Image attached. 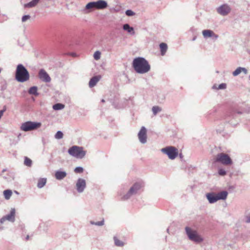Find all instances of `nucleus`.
<instances>
[{
  "mask_svg": "<svg viewBox=\"0 0 250 250\" xmlns=\"http://www.w3.org/2000/svg\"><path fill=\"white\" fill-rule=\"evenodd\" d=\"M132 64L135 71L139 74L147 73L150 69V66L148 62L142 57H138L134 59Z\"/></svg>",
  "mask_w": 250,
  "mask_h": 250,
  "instance_id": "1",
  "label": "nucleus"
},
{
  "mask_svg": "<svg viewBox=\"0 0 250 250\" xmlns=\"http://www.w3.org/2000/svg\"><path fill=\"white\" fill-rule=\"evenodd\" d=\"M185 233L188 239L196 244L202 243L204 241L203 238L195 229L187 226L185 228Z\"/></svg>",
  "mask_w": 250,
  "mask_h": 250,
  "instance_id": "2",
  "label": "nucleus"
},
{
  "mask_svg": "<svg viewBox=\"0 0 250 250\" xmlns=\"http://www.w3.org/2000/svg\"><path fill=\"white\" fill-rule=\"evenodd\" d=\"M185 233L188 239L196 244L202 243L204 241L203 238L195 229L187 226L185 228Z\"/></svg>",
  "mask_w": 250,
  "mask_h": 250,
  "instance_id": "3",
  "label": "nucleus"
},
{
  "mask_svg": "<svg viewBox=\"0 0 250 250\" xmlns=\"http://www.w3.org/2000/svg\"><path fill=\"white\" fill-rule=\"evenodd\" d=\"M185 233L188 239L196 244L202 243L204 241L203 238L195 229L187 226L185 228Z\"/></svg>",
  "mask_w": 250,
  "mask_h": 250,
  "instance_id": "4",
  "label": "nucleus"
},
{
  "mask_svg": "<svg viewBox=\"0 0 250 250\" xmlns=\"http://www.w3.org/2000/svg\"><path fill=\"white\" fill-rule=\"evenodd\" d=\"M29 77V74L27 69L22 64H18L15 73L16 80L19 82L23 83L28 81Z\"/></svg>",
  "mask_w": 250,
  "mask_h": 250,
  "instance_id": "5",
  "label": "nucleus"
},
{
  "mask_svg": "<svg viewBox=\"0 0 250 250\" xmlns=\"http://www.w3.org/2000/svg\"><path fill=\"white\" fill-rule=\"evenodd\" d=\"M144 186L143 182L139 181L135 183L129 189L128 191L122 197V200H127L133 196L137 194L140 189Z\"/></svg>",
  "mask_w": 250,
  "mask_h": 250,
  "instance_id": "6",
  "label": "nucleus"
},
{
  "mask_svg": "<svg viewBox=\"0 0 250 250\" xmlns=\"http://www.w3.org/2000/svg\"><path fill=\"white\" fill-rule=\"evenodd\" d=\"M228 195L227 191L224 190L215 193L213 192L207 193L206 197L208 199L209 203L213 204L220 200H225Z\"/></svg>",
  "mask_w": 250,
  "mask_h": 250,
  "instance_id": "7",
  "label": "nucleus"
},
{
  "mask_svg": "<svg viewBox=\"0 0 250 250\" xmlns=\"http://www.w3.org/2000/svg\"><path fill=\"white\" fill-rule=\"evenodd\" d=\"M68 152L71 156L78 159L83 158L86 154V151L83 150V147L77 146L71 147Z\"/></svg>",
  "mask_w": 250,
  "mask_h": 250,
  "instance_id": "8",
  "label": "nucleus"
},
{
  "mask_svg": "<svg viewBox=\"0 0 250 250\" xmlns=\"http://www.w3.org/2000/svg\"><path fill=\"white\" fill-rule=\"evenodd\" d=\"M107 7V3L104 0H99L97 1H92L88 3L85 7V10L91 9H104Z\"/></svg>",
  "mask_w": 250,
  "mask_h": 250,
  "instance_id": "9",
  "label": "nucleus"
},
{
  "mask_svg": "<svg viewBox=\"0 0 250 250\" xmlns=\"http://www.w3.org/2000/svg\"><path fill=\"white\" fill-rule=\"evenodd\" d=\"M41 125L42 124L40 122L27 121L22 123L20 128L21 130L27 132L36 130L40 127Z\"/></svg>",
  "mask_w": 250,
  "mask_h": 250,
  "instance_id": "10",
  "label": "nucleus"
},
{
  "mask_svg": "<svg viewBox=\"0 0 250 250\" xmlns=\"http://www.w3.org/2000/svg\"><path fill=\"white\" fill-rule=\"evenodd\" d=\"M161 152L167 155L171 160L175 159L178 155V149L172 146H167L161 149Z\"/></svg>",
  "mask_w": 250,
  "mask_h": 250,
  "instance_id": "11",
  "label": "nucleus"
},
{
  "mask_svg": "<svg viewBox=\"0 0 250 250\" xmlns=\"http://www.w3.org/2000/svg\"><path fill=\"white\" fill-rule=\"evenodd\" d=\"M215 161L224 165H231L232 163L230 157L227 154L220 153L217 155Z\"/></svg>",
  "mask_w": 250,
  "mask_h": 250,
  "instance_id": "12",
  "label": "nucleus"
},
{
  "mask_svg": "<svg viewBox=\"0 0 250 250\" xmlns=\"http://www.w3.org/2000/svg\"><path fill=\"white\" fill-rule=\"evenodd\" d=\"M231 8L227 4H224L216 8L217 12L221 16H226L230 12Z\"/></svg>",
  "mask_w": 250,
  "mask_h": 250,
  "instance_id": "13",
  "label": "nucleus"
},
{
  "mask_svg": "<svg viewBox=\"0 0 250 250\" xmlns=\"http://www.w3.org/2000/svg\"><path fill=\"white\" fill-rule=\"evenodd\" d=\"M147 130L145 126H142L138 134V137L140 142L145 144L147 142Z\"/></svg>",
  "mask_w": 250,
  "mask_h": 250,
  "instance_id": "14",
  "label": "nucleus"
},
{
  "mask_svg": "<svg viewBox=\"0 0 250 250\" xmlns=\"http://www.w3.org/2000/svg\"><path fill=\"white\" fill-rule=\"evenodd\" d=\"M86 188V181L84 179L79 178L76 183V188L78 192L82 193Z\"/></svg>",
  "mask_w": 250,
  "mask_h": 250,
  "instance_id": "15",
  "label": "nucleus"
},
{
  "mask_svg": "<svg viewBox=\"0 0 250 250\" xmlns=\"http://www.w3.org/2000/svg\"><path fill=\"white\" fill-rule=\"evenodd\" d=\"M202 34L205 39L211 38L213 41H216L219 38V36L216 34L212 30L206 29L202 31Z\"/></svg>",
  "mask_w": 250,
  "mask_h": 250,
  "instance_id": "16",
  "label": "nucleus"
},
{
  "mask_svg": "<svg viewBox=\"0 0 250 250\" xmlns=\"http://www.w3.org/2000/svg\"><path fill=\"white\" fill-rule=\"evenodd\" d=\"M38 76L39 79L43 82L49 83L51 82L50 77L43 69H41L39 70Z\"/></svg>",
  "mask_w": 250,
  "mask_h": 250,
  "instance_id": "17",
  "label": "nucleus"
},
{
  "mask_svg": "<svg viewBox=\"0 0 250 250\" xmlns=\"http://www.w3.org/2000/svg\"><path fill=\"white\" fill-rule=\"evenodd\" d=\"M15 208H11L10 213L4 216L7 221L14 222L15 220Z\"/></svg>",
  "mask_w": 250,
  "mask_h": 250,
  "instance_id": "18",
  "label": "nucleus"
},
{
  "mask_svg": "<svg viewBox=\"0 0 250 250\" xmlns=\"http://www.w3.org/2000/svg\"><path fill=\"white\" fill-rule=\"evenodd\" d=\"M67 175V173L64 171L57 170L55 173V177L57 180L63 179Z\"/></svg>",
  "mask_w": 250,
  "mask_h": 250,
  "instance_id": "19",
  "label": "nucleus"
},
{
  "mask_svg": "<svg viewBox=\"0 0 250 250\" xmlns=\"http://www.w3.org/2000/svg\"><path fill=\"white\" fill-rule=\"evenodd\" d=\"M101 78V77L100 75L93 77L89 82V86L91 88L95 86Z\"/></svg>",
  "mask_w": 250,
  "mask_h": 250,
  "instance_id": "20",
  "label": "nucleus"
},
{
  "mask_svg": "<svg viewBox=\"0 0 250 250\" xmlns=\"http://www.w3.org/2000/svg\"><path fill=\"white\" fill-rule=\"evenodd\" d=\"M241 72H243L245 74H247L248 73V70L245 67H238L232 72V75L233 76H237Z\"/></svg>",
  "mask_w": 250,
  "mask_h": 250,
  "instance_id": "21",
  "label": "nucleus"
},
{
  "mask_svg": "<svg viewBox=\"0 0 250 250\" xmlns=\"http://www.w3.org/2000/svg\"><path fill=\"white\" fill-rule=\"evenodd\" d=\"M123 29L130 35H133L135 34L134 28L130 26L128 23L124 24L123 26Z\"/></svg>",
  "mask_w": 250,
  "mask_h": 250,
  "instance_id": "22",
  "label": "nucleus"
},
{
  "mask_svg": "<svg viewBox=\"0 0 250 250\" xmlns=\"http://www.w3.org/2000/svg\"><path fill=\"white\" fill-rule=\"evenodd\" d=\"M40 0H32L30 2L27 3L24 5L25 8H32L35 7Z\"/></svg>",
  "mask_w": 250,
  "mask_h": 250,
  "instance_id": "23",
  "label": "nucleus"
},
{
  "mask_svg": "<svg viewBox=\"0 0 250 250\" xmlns=\"http://www.w3.org/2000/svg\"><path fill=\"white\" fill-rule=\"evenodd\" d=\"M46 183V178H40L38 180V182L37 184V187L39 188H43Z\"/></svg>",
  "mask_w": 250,
  "mask_h": 250,
  "instance_id": "24",
  "label": "nucleus"
},
{
  "mask_svg": "<svg viewBox=\"0 0 250 250\" xmlns=\"http://www.w3.org/2000/svg\"><path fill=\"white\" fill-rule=\"evenodd\" d=\"M160 48L161 49V53L162 55H164L167 49V44L165 43H161L160 44Z\"/></svg>",
  "mask_w": 250,
  "mask_h": 250,
  "instance_id": "25",
  "label": "nucleus"
},
{
  "mask_svg": "<svg viewBox=\"0 0 250 250\" xmlns=\"http://www.w3.org/2000/svg\"><path fill=\"white\" fill-rule=\"evenodd\" d=\"M115 245L117 247H123L124 246V243L119 240L116 236L113 237Z\"/></svg>",
  "mask_w": 250,
  "mask_h": 250,
  "instance_id": "26",
  "label": "nucleus"
},
{
  "mask_svg": "<svg viewBox=\"0 0 250 250\" xmlns=\"http://www.w3.org/2000/svg\"><path fill=\"white\" fill-rule=\"evenodd\" d=\"M37 87L36 86H34L31 87L28 91V92L30 94L34 95H38V93L37 92Z\"/></svg>",
  "mask_w": 250,
  "mask_h": 250,
  "instance_id": "27",
  "label": "nucleus"
},
{
  "mask_svg": "<svg viewBox=\"0 0 250 250\" xmlns=\"http://www.w3.org/2000/svg\"><path fill=\"white\" fill-rule=\"evenodd\" d=\"M12 191L10 189H6L3 191L4 197L6 200H8L10 199L12 195Z\"/></svg>",
  "mask_w": 250,
  "mask_h": 250,
  "instance_id": "28",
  "label": "nucleus"
},
{
  "mask_svg": "<svg viewBox=\"0 0 250 250\" xmlns=\"http://www.w3.org/2000/svg\"><path fill=\"white\" fill-rule=\"evenodd\" d=\"M64 107V105L62 104H60V103H58V104H55L53 106V109H54L55 110H61V109H62Z\"/></svg>",
  "mask_w": 250,
  "mask_h": 250,
  "instance_id": "29",
  "label": "nucleus"
},
{
  "mask_svg": "<svg viewBox=\"0 0 250 250\" xmlns=\"http://www.w3.org/2000/svg\"><path fill=\"white\" fill-rule=\"evenodd\" d=\"M90 223L93 225H96L98 226H103L104 224V219H102L101 221L98 222H94L93 221H90Z\"/></svg>",
  "mask_w": 250,
  "mask_h": 250,
  "instance_id": "30",
  "label": "nucleus"
},
{
  "mask_svg": "<svg viewBox=\"0 0 250 250\" xmlns=\"http://www.w3.org/2000/svg\"><path fill=\"white\" fill-rule=\"evenodd\" d=\"M32 160L27 157H24V164L27 167H31L32 166Z\"/></svg>",
  "mask_w": 250,
  "mask_h": 250,
  "instance_id": "31",
  "label": "nucleus"
},
{
  "mask_svg": "<svg viewBox=\"0 0 250 250\" xmlns=\"http://www.w3.org/2000/svg\"><path fill=\"white\" fill-rule=\"evenodd\" d=\"M161 110V108L158 106H154L152 108V111L154 115H156L158 112H160Z\"/></svg>",
  "mask_w": 250,
  "mask_h": 250,
  "instance_id": "32",
  "label": "nucleus"
},
{
  "mask_svg": "<svg viewBox=\"0 0 250 250\" xmlns=\"http://www.w3.org/2000/svg\"><path fill=\"white\" fill-rule=\"evenodd\" d=\"M101 53L99 51H96L93 55V57L95 60H99L101 58Z\"/></svg>",
  "mask_w": 250,
  "mask_h": 250,
  "instance_id": "33",
  "label": "nucleus"
},
{
  "mask_svg": "<svg viewBox=\"0 0 250 250\" xmlns=\"http://www.w3.org/2000/svg\"><path fill=\"white\" fill-rule=\"evenodd\" d=\"M63 137V133L61 131H58L55 135L56 139H61Z\"/></svg>",
  "mask_w": 250,
  "mask_h": 250,
  "instance_id": "34",
  "label": "nucleus"
},
{
  "mask_svg": "<svg viewBox=\"0 0 250 250\" xmlns=\"http://www.w3.org/2000/svg\"><path fill=\"white\" fill-rule=\"evenodd\" d=\"M83 171V168L81 167H76L74 169V172L77 173H81Z\"/></svg>",
  "mask_w": 250,
  "mask_h": 250,
  "instance_id": "35",
  "label": "nucleus"
},
{
  "mask_svg": "<svg viewBox=\"0 0 250 250\" xmlns=\"http://www.w3.org/2000/svg\"><path fill=\"white\" fill-rule=\"evenodd\" d=\"M3 178L7 182H11L13 180V177L10 174H7L6 176H3Z\"/></svg>",
  "mask_w": 250,
  "mask_h": 250,
  "instance_id": "36",
  "label": "nucleus"
},
{
  "mask_svg": "<svg viewBox=\"0 0 250 250\" xmlns=\"http://www.w3.org/2000/svg\"><path fill=\"white\" fill-rule=\"evenodd\" d=\"M226 171L223 168H219L218 169V174L221 176H225L226 174Z\"/></svg>",
  "mask_w": 250,
  "mask_h": 250,
  "instance_id": "37",
  "label": "nucleus"
},
{
  "mask_svg": "<svg viewBox=\"0 0 250 250\" xmlns=\"http://www.w3.org/2000/svg\"><path fill=\"white\" fill-rule=\"evenodd\" d=\"M31 16L29 15H24L21 18L22 22H25L27 20L30 19Z\"/></svg>",
  "mask_w": 250,
  "mask_h": 250,
  "instance_id": "38",
  "label": "nucleus"
},
{
  "mask_svg": "<svg viewBox=\"0 0 250 250\" xmlns=\"http://www.w3.org/2000/svg\"><path fill=\"white\" fill-rule=\"evenodd\" d=\"M227 85L225 83L220 84L217 87V90L218 89H225L226 88Z\"/></svg>",
  "mask_w": 250,
  "mask_h": 250,
  "instance_id": "39",
  "label": "nucleus"
},
{
  "mask_svg": "<svg viewBox=\"0 0 250 250\" xmlns=\"http://www.w3.org/2000/svg\"><path fill=\"white\" fill-rule=\"evenodd\" d=\"M125 14L128 16H132L135 15V13L131 10H127Z\"/></svg>",
  "mask_w": 250,
  "mask_h": 250,
  "instance_id": "40",
  "label": "nucleus"
},
{
  "mask_svg": "<svg viewBox=\"0 0 250 250\" xmlns=\"http://www.w3.org/2000/svg\"><path fill=\"white\" fill-rule=\"evenodd\" d=\"M245 222L246 223H250V213L245 216Z\"/></svg>",
  "mask_w": 250,
  "mask_h": 250,
  "instance_id": "41",
  "label": "nucleus"
},
{
  "mask_svg": "<svg viewBox=\"0 0 250 250\" xmlns=\"http://www.w3.org/2000/svg\"><path fill=\"white\" fill-rule=\"evenodd\" d=\"M6 220H7L5 216H3L0 219V222L1 224H3Z\"/></svg>",
  "mask_w": 250,
  "mask_h": 250,
  "instance_id": "42",
  "label": "nucleus"
},
{
  "mask_svg": "<svg viewBox=\"0 0 250 250\" xmlns=\"http://www.w3.org/2000/svg\"><path fill=\"white\" fill-rule=\"evenodd\" d=\"M218 85H217L216 84H214L213 86H212V89H217V87H218Z\"/></svg>",
  "mask_w": 250,
  "mask_h": 250,
  "instance_id": "43",
  "label": "nucleus"
},
{
  "mask_svg": "<svg viewBox=\"0 0 250 250\" xmlns=\"http://www.w3.org/2000/svg\"><path fill=\"white\" fill-rule=\"evenodd\" d=\"M29 239V236L28 235H27L26 237H25V240H28Z\"/></svg>",
  "mask_w": 250,
  "mask_h": 250,
  "instance_id": "44",
  "label": "nucleus"
},
{
  "mask_svg": "<svg viewBox=\"0 0 250 250\" xmlns=\"http://www.w3.org/2000/svg\"><path fill=\"white\" fill-rule=\"evenodd\" d=\"M101 102H102V103H104V102H105V101H104V99H102V100H101Z\"/></svg>",
  "mask_w": 250,
  "mask_h": 250,
  "instance_id": "45",
  "label": "nucleus"
},
{
  "mask_svg": "<svg viewBox=\"0 0 250 250\" xmlns=\"http://www.w3.org/2000/svg\"><path fill=\"white\" fill-rule=\"evenodd\" d=\"M237 113H238V114H241V113H242V112H240V111H238V112H237Z\"/></svg>",
  "mask_w": 250,
  "mask_h": 250,
  "instance_id": "46",
  "label": "nucleus"
},
{
  "mask_svg": "<svg viewBox=\"0 0 250 250\" xmlns=\"http://www.w3.org/2000/svg\"><path fill=\"white\" fill-rule=\"evenodd\" d=\"M196 40V37H194V38H193V40H193V41H194V40Z\"/></svg>",
  "mask_w": 250,
  "mask_h": 250,
  "instance_id": "47",
  "label": "nucleus"
},
{
  "mask_svg": "<svg viewBox=\"0 0 250 250\" xmlns=\"http://www.w3.org/2000/svg\"><path fill=\"white\" fill-rule=\"evenodd\" d=\"M15 192L16 193V194H19V193L17 191H15Z\"/></svg>",
  "mask_w": 250,
  "mask_h": 250,
  "instance_id": "48",
  "label": "nucleus"
},
{
  "mask_svg": "<svg viewBox=\"0 0 250 250\" xmlns=\"http://www.w3.org/2000/svg\"><path fill=\"white\" fill-rule=\"evenodd\" d=\"M249 79L250 80V75L249 76Z\"/></svg>",
  "mask_w": 250,
  "mask_h": 250,
  "instance_id": "49",
  "label": "nucleus"
},
{
  "mask_svg": "<svg viewBox=\"0 0 250 250\" xmlns=\"http://www.w3.org/2000/svg\"><path fill=\"white\" fill-rule=\"evenodd\" d=\"M4 171H5V169H3V170H2V172H4Z\"/></svg>",
  "mask_w": 250,
  "mask_h": 250,
  "instance_id": "50",
  "label": "nucleus"
}]
</instances>
